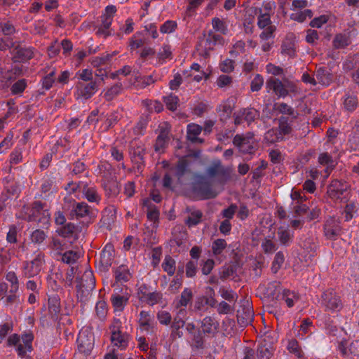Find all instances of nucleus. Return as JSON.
Segmentation results:
<instances>
[{"instance_id": "obj_64", "label": "nucleus", "mask_w": 359, "mask_h": 359, "mask_svg": "<svg viewBox=\"0 0 359 359\" xmlns=\"http://www.w3.org/2000/svg\"><path fill=\"white\" fill-rule=\"evenodd\" d=\"M299 245L301 248L306 250L310 256H313L317 247L312 238H305L304 241L299 243Z\"/></svg>"}, {"instance_id": "obj_48", "label": "nucleus", "mask_w": 359, "mask_h": 359, "mask_svg": "<svg viewBox=\"0 0 359 359\" xmlns=\"http://www.w3.org/2000/svg\"><path fill=\"white\" fill-rule=\"evenodd\" d=\"M169 131L167 129H161L160 134L158 135L156 144H155V149L156 151H160L163 148H164L165 144L169 140L168 137Z\"/></svg>"}, {"instance_id": "obj_26", "label": "nucleus", "mask_w": 359, "mask_h": 359, "mask_svg": "<svg viewBox=\"0 0 359 359\" xmlns=\"http://www.w3.org/2000/svg\"><path fill=\"white\" fill-rule=\"evenodd\" d=\"M273 352L272 345L266 340H264L257 345L256 356L257 359H269L272 356Z\"/></svg>"}, {"instance_id": "obj_12", "label": "nucleus", "mask_w": 359, "mask_h": 359, "mask_svg": "<svg viewBox=\"0 0 359 359\" xmlns=\"http://www.w3.org/2000/svg\"><path fill=\"white\" fill-rule=\"evenodd\" d=\"M114 259V248L112 244L107 243L96 261L97 268L100 272H107L112 265Z\"/></svg>"}, {"instance_id": "obj_22", "label": "nucleus", "mask_w": 359, "mask_h": 359, "mask_svg": "<svg viewBox=\"0 0 359 359\" xmlns=\"http://www.w3.org/2000/svg\"><path fill=\"white\" fill-rule=\"evenodd\" d=\"M205 333L198 329L196 332L189 337L188 343L193 351H202L205 348Z\"/></svg>"}, {"instance_id": "obj_63", "label": "nucleus", "mask_w": 359, "mask_h": 359, "mask_svg": "<svg viewBox=\"0 0 359 359\" xmlns=\"http://www.w3.org/2000/svg\"><path fill=\"white\" fill-rule=\"evenodd\" d=\"M146 295L145 302L150 306H154L161 302L163 294L158 291L150 292Z\"/></svg>"}, {"instance_id": "obj_11", "label": "nucleus", "mask_w": 359, "mask_h": 359, "mask_svg": "<svg viewBox=\"0 0 359 359\" xmlns=\"http://www.w3.org/2000/svg\"><path fill=\"white\" fill-rule=\"evenodd\" d=\"M257 15V26L259 29H263L259 34L262 40H268L274 38V32L276 27L272 24L271 16L261 13H255Z\"/></svg>"}, {"instance_id": "obj_42", "label": "nucleus", "mask_w": 359, "mask_h": 359, "mask_svg": "<svg viewBox=\"0 0 359 359\" xmlns=\"http://www.w3.org/2000/svg\"><path fill=\"white\" fill-rule=\"evenodd\" d=\"M278 122V133L281 137H283V135H288L291 133L292 121H290V119L287 117L282 116L279 118Z\"/></svg>"}, {"instance_id": "obj_15", "label": "nucleus", "mask_w": 359, "mask_h": 359, "mask_svg": "<svg viewBox=\"0 0 359 359\" xmlns=\"http://www.w3.org/2000/svg\"><path fill=\"white\" fill-rule=\"evenodd\" d=\"M137 323L142 332L153 333L157 327L154 316L150 311L142 310L140 312L137 318Z\"/></svg>"}, {"instance_id": "obj_58", "label": "nucleus", "mask_w": 359, "mask_h": 359, "mask_svg": "<svg viewBox=\"0 0 359 359\" xmlns=\"http://www.w3.org/2000/svg\"><path fill=\"white\" fill-rule=\"evenodd\" d=\"M276 4L272 1H264L262 7H255L254 8V13H261L264 15H271L273 10L275 8Z\"/></svg>"}, {"instance_id": "obj_52", "label": "nucleus", "mask_w": 359, "mask_h": 359, "mask_svg": "<svg viewBox=\"0 0 359 359\" xmlns=\"http://www.w3.org/2000/svg\"><path fill=\"white\" fill-rule=\"evenodd\" d=\"M275 109L280 114L291 116L292 118H295L298 114L292 107L284 102L276 104Z\"/></svg>"}, {"instance_id": "obj_8", "label": "nucleus", "mask_w": 359, "mask_h": 359, "mask_svg": "<svg viewBox=\"0 0 359 359\" xmlns=\"http://www.w3.org/2000/svg\"><path fill=\"white\" fill-rule=\"evenodd\" d=\"M26 215L29 222H36L42 224L43 226L49 224L50 214L47 209L44 208V204L41 201H34L31 208H27Z\"/></svg>"}, {"instance_id": "obj_5", "label": "nucleus", "mask_w": 359, "mask_h": 359, "mask_svg": "<svg viewBox=\"0 0 359 359\" xmlns=\"http://www.w3.org/2000/svg\"><path fill=\"white\" fill-rule=\"evenodd\" d=\"M95 287V279L91 270H86L80 278H76V292L81 300H86Z\"/></svg>"}, {"instance_id": "obj_45", "label": "nucleus", "mask_w": 359, "mask_h": 359, "mask_svg": "<svg viewBox=\"0 0 359 359\" xmlns=\"http://www.w3.org/2000/svg\"><path fill=\"white\" fill-rule=\"evenodd\" d=\"M175 260L170 256H165L163 263L162 268L168 276H172L174 275L176 270Z\"/></svg>"}, {"instance_id": "obj_50", "label": "nucleus", "mask_w": 359, "mask_h": 359, "mask_svg": "<svg viewBox=\"0 0 359 359\" xmlns=\"http://www.w3.org/2000/svg\"><path fill=\"white\" fill-rule=\"evenodd\" d=\"M51 248L53 251V257L56 259H60L59 257L65 250V243L63 241L57 238H53L51 243Z\"/></svg>"}, {"instance_id": "obj_25", "label": "nucleus", "mask_w": 359, "mask_h": 359, "mask_svg": "<svg viewBox=\"0 0 359 359\" xmlns=\"http://www.w3.org/2000/svg\"><path fill=\"white\" fill-rule=\"evenodd\" d=\"M277 237L281 245L285 247L290 246L294 240V232L288 228L280 226L277 230Z\"/></svg>"}, {"instance_id": "obj_7", "label": "nucleus", "mask_w": 359, "mask_h": 359, "mask_svg": "<svg viewBox=\"0 0 359 359\" xmlns=\"http://www.w3.org/2000/svg\"><path fill=\"white\" fill-rule=\"evenodd\" d=\"M320 304V306L327 312H339L343 308L340 296L332 289L323 292Z\"/></svg>"}, {"instance_id": "obj_13", "label": "nucleus", "mask_w": 359, "mask_h": 359, "mask_svg": "<svg viewBox=\"0 0 359 359\" xmlns=\"http://www.w3.org/2000/svg\"><path fill=\"white\" fill-rule=\"evenodd\" d=\"M233 117L235 125L238 126L245 122L248 126H250L259 118L260 112L254 107H246L241 109L235 113Z\"/></svg>"}, {"instance_id": "obj_4", "label": "nucleus", "mask_w": 359, "mask_h": 359, "mask_svg": "<svg viewBox=\"0 0 359 359\" xmlns=\"http://www.w3.org/2000/svg\"><path fill=\"white\" fill-rule=\"evenodd\" d=\"M111 332V342L114 347L124 350L128 346L130 339V335L123 331L122 322L120 319L114 318L109 326Z\"/></svg>"}, {"instance_id": "obj_21", "label": "nucleus", "mask_w": 359, "mask_h": 359, "mask_svg": "<svg viewBox=\"0 0 359 359\" xmlns=\"http://www.w3.org/2000/svg\"><path fill=\"white\" fill-rule=\"evenodd\" d=\"M266 88L269 91L272 90L279 97H285L288 95V90L280 79L271 77L266 81Z\"/></svg>"}, {"instance_id": "obj_57", "label": "nucleus", "mask_w": 359, "mask_h": 359, "mask_svg": "<svg viewBox=\"0 0 359 359\" xmlns=\"http://www.w3.org/2000/svg\"><path fill=\"white\" fill-rule=\"evenodd\" d=\"M95 315L100 320H104L107 316L108 309L107 304L104 300H100L96 303Z\"/></svg>"}, {"instance_id": "obj_61", "label": "nucleus", "mask_w": 359, "mask_h": 359, "mask_svg": "<svg viewBox=\"0 0 359 359\" xmlns=\"http://www.w3.org/2000/svg\"><path fill=\"white\" fill-rule=\"evenodd\" d=\"M172 57L171 48L169 45L164 44L157 53V58L161 64L165 62L166 59Z\"/></svg>"}, {"instance_id": "obj_19", "label": "nucleus", "mask_w": 359, "mask_h": 359, "mask_svg": "<svg viewBox=\"0 0 359 359\" xmlns=\"http://www.w3.org/2000/svg\"><path fill=\"white\" fill-rule=\"evenodd\" d=\"M199 329L207 337H214L219 332V323L214 316H208L200 321Z\"/></svg>"}, {"instance_id": "obj_37", "label": "nucleus", "mask_w": 359, "mask_h": 359, "mask_svg": "<svg viewBox=\"0 0 359 359\" xmlns=\"http://www.w3.org/2000/svg\"><path fill=\"white\" fill-rule=\"evenodd\" d=\"M129 153L132 161L140 164L143 163L144 156V148L143 145L132 146Z\"/></svg>"}, {"instance_id": "obj_28", "label": "nucleus", "mask_w": 359, "mask_h": 359, "mask_svg": "<svg viewBox=\"0 0 359 359\" xmlns=\"http://www.w3.org/2000/svg\"><path fill=\"white\" fill-rule=\"evenodd\" d=\"M348 184L340 180H333L329 188L330 195L333 198H340L346 192Z\"/></svg>"}, {"instance_id": "obj_10", "label": "nucleus", "mask_w": 359, "mask_h": 359, "mask_svg": "<svg viewBox=\"0 0 359 359\" xmlns=\"http://www.w3.org/2000/svg\"><path fill=\"white\" fill-rule=\"evenodd\" d=\"M225 40L221 34H216L212 30L204 32L203 36L199 39L198 46L207 53L213 50L216 46H223Z\"/></svg>"}, {"instance_id": "obj_54", "label": "nucleus", "mask_w": 359, "mask_h": 359, "mask_svg": "<svg viewBox=\"0 0 359 359\" xmlns=\"http://www.w3.org/2000/svg\"><path fill=\"white\" fill-rule=\"evenodd\" d=\"M262 250L266 255H272L278 248L277 245L269 237L264 238L261 243Z\"/></svg>"}, {"instance_id": "obj_20", "label": "nucleus", "mask_w": 359, "mask_h": 359, "mask_svg": "<svg viewBox=\"0 0 359 359\" xmlns=\"http://www.w3.org/2000/svg\"><path fill=\"white\" fill-rule=\"evenodd\" d=\"M81 194L83 198L89 203L99 204L102 200V196L99 193L97 188L95 185L88 184L86 182H84L83 187H81Z\"/></svg>"}, {"instance_id": "obj_44", "label": "nucleus", "mask_w": 359, "mask_h": 359, "mask_svg": "<svg viewBox=\"0 0 359 359\" xmlns=\"http://www.w3.org/2000/svg\"><path fill=\"white\" fill-rule=\"evenodd\" d=\"M285 262V255L283 252L278 251L276 253L271 264V270L273 273L276 274L281 269Z\"/></svg>"}, {"instance_id": "obj_39", "label": "nucleus", "mask_w": 359, "mask_h": 359, "mask_svg": "<svg viewBox=\"0 0 359 359\" xmlns=\"http://www.w3.org/2000/svg\"><path fill=\"white\" fill-rule=\"evenodd\" d=\"M123 85L121 83H116L104 91L103 97L107 101H111L117 95L121 93Z\"/></svg>"}, {"instance_id": "obj_27", "label": "nucleus", "mask_w": 359, "mask_h": 359, "mask_svg": "<svg viewBox=\"0 0 359 359\" xmlns=\"http://www.w3.org/2000/svg\"><path fill=\"white\" fill-rule=\"evenodd\" d=\"M315 75L317 79V83H319L323 86H329L333 80V76L331 70L327 67H319L316 70Z\"/></svg>"}, {"instance_id": "obj_51", "label": "nucleus", "mask_w": 359, "mask_h": 359, "mask_svg": "<svg viewBox=\"0 0 359 359\" xmlns=\"http://www.w3.org/2000/svg\"><path fill=\"white\" fill-rule=\"evenodd\" d=\"M112 59V55L104 53L101 56H96L90 58V63L93 67H99L102 65H107Z\"/></svg>"}, {"instance_id": "obj_47", "label": "nucleus", "mask_w": 359, "mask_h": 359, "mask_svg": "<svg viewBox=\"0 0 359 359\" xmlns=\"http://www.w3.org/2000/svg\"><path fill=\"white\" fill-rule=\"evenodd\" d=\"M163 100L168 109L172 111L177 110L180 103V100L177 96L173 94H170L168 95L163 96Z\"/></svg>"}, {"instance_id": "obj_33", "label": "nucleus", "mask_w": 359, "mask_h": 359, "mask_svg": "<svg viewBox=\"0 0 359 359\" xmlns=\"http://www.w3.org/2000/svg\"><path fill=\"white\" fill-rule=\"evenodd\" d=\"M116 283L114 284L119 285L118 283H126L131 278V273L128 267L125 265H121L116 268L114 271Z\"/></svg>"}, {"instance_id": "obj_14", "label": "nucleus", "mask_w": 359, "mask_h": 359, "mask_svg": "<svg viewBox=\"0 0 359 359\" xmlns=\"http://www.w3.org/2000/svg\"><path fill=\"white\" fill-rule=\"evenodd\" d=\"M43 264L44 255L39 253L32 261L24 263L23 276L27 278L36 276L40 273Z\"/></svg>"}, {"instance_id": "obj_60", "label": "nucleus", "mask_w": 359, "mask_h": 359, "mask_svg": "<svg viewBox=\"0 0 359 359\" xmlns=\"http://www.w3.org/2000/svg\"><path fill=\"white\" fill-rule=\"evenodd\" d=\"M282 298L285 302L288 307H292L294 302L299 299L298 295L293 291L284 290L282 293Z\"/></svg>"}, {"instance_id": "obj_23", "label": "nucleus", "mask_w": 359, "mask_h": 359, "mask_svg": "<svg viewBox=\"0 0 359 359\" xmlns=\"http://www.w3.org/2000/svg\"><path fill=\"white\" fill-rule=\"evenodd\" d=\"M253 317L252 308L248 303L246 305L242 306L241 309L237 311V320L242 327H245L250 324L253 320Z\"/></svg>"}, {"instance_id": "obj_35", "label": "nucleus", "mask_w": 359, "mask_h": 359, "mask_svg": "<svg viewBox=\"0 0 359 359\" xmlns=\"http://www.w3.org/2000/svg\"><path fill=\"white\" fill-rule=\"evenodd\" d=\"M83 181H70L65 187L64 189L67 191V196H72L74 195L78 199L79 198V194L81 193V187L84 184Z\"/></svg>"}, {"instance_id": "obj_16", "label": "nucleus", "mask_w": 359, "mask_h": 359, "mask_svg": "<svg viewBox=\"0 0 359 359\" xmlns=\"http://www.w3.org/2000/svg\"><path fill=\"white\" fill-rule=\"evenodd\" d=\"M297 37L294 33L290 32L286 34L281 43L280 53L285 56L295 57L297 55Z\"/></svg>"}, {"instance_id": "obj_9", "label": "nucleus", "mask_w": 359, "mask_h": 359, "mask_svg": "<svg viewBox=\"0 0 359 359\" xmlns=\"http://www.w3.org/2000/svg\"><path fill=\"white\" fill-rule=\"evenodd\" d=\"M100 82L91 81L90 82L79 81L75 86L74 96L77 100H86L93 97L98 90Z\"/></svg>"}, {"instance_id": "obj_24", "label": "nucleus", "mask_w": 359, "mask_h": 359, "mask_svg": "<svg viewBox=\"0 0 359 359\" xmlns=\"http://www.w3.org/2000/svg\"><path fill=\"white\" fill-rule=\"evenodd\" d=\"M325 236L329 239H335L341 232L339 222L334 218L327 219L324 225Z\"/></svg>"}, {"instance_id": "obj_32", "label": "nucleus", "mask_w": 359, "mask_h": 359, "mask_svg": "<svg viewBox=\"0 0 359 359\" xmlns=\"http://www.w3.org/2000/svg\"><path fill=\"white\" fill-rule=\"evenodd\" d=\"M78 226L73 223H67L57 229L58 234L64 238H76L78 233Z\"/></svg>"}, {"instance_id": "obj_31", "label": "nucleus", "mask_w": 359, "mask_h": 359, "mask_svg": "<svg viewBox=\"0 0 359 359\" xmlns=\"http://www.w3.org/2000/svg\"><path fill=\"white\" fill-rule=\"evenodd\" d=\"M15 53V57L22 62L30 60L34 56V48L31 47L22 46L19 44L14 45Z\"/></svg>"}, {"instance_id": "obj_29", "label": "nucleus", "mask_w": 359, "mask_h": 359, "mask_svg": "<svg viewBox=\"0 0 359 359\" xmlns=\"http://www.w3.org/2000/svg\"><path fill=\"white\" fill-rule=\"evenodd\" d=\"M101 23L97 27L95 34L100 37L107 38L111 34V25L113 22L111 18L100 17Z\"/></svg>"}, {"instance_id": "obj_36", "label": "nucleus", "mask_w": 359, "mask_h": 359, "mask_svg": "<svg viewBox=\"0 0 359 359\" xmlns=\"http://www.w3.org/2000/svg\"><path fill=\"white\" fill-rule=\"evenodd\" d=\"M358 97L354 94L346 93L343 97L344 109L349 112L353 111L358 107Z\"/></svg>"}, {"instance_id": "obj_18", "label": "nucleus", "mask_w": 359, "mask_h": 359, "mask_svg": "<svg viewBox=\"0 0 359 359\" xmlns=\"http://www.w3.org/2000/svg\"><path fill=\"white\" fill-rule=\"evenodd\" d=\"M253 137L254 134L248 132L245 135L237 134L233 140L235 146L239 148L240 151L243 153H251L253 149Z\"/></svg>"}, {"instance_id": "obj_41", "label": "nucleus", "mask_w": 359, "mask_h": 359, "mask_svg": "<svg viewBox=\"0 0 359 359\" xmlns=\"http://www.w3.org/2000/svg\"><path fill=\"white\" fill-rule=\"evenodd\" d=\"M318 163L323 165H327L325 170L327 176L330 175L331 170L334 167L332 156L327 152H323L318 156Z\"/></svg>"}, {"instance_id": "obj_43", "label": "nucleus", "mask_w": 359, "mask_h": 359, "mask_svg": "<svg viewBox=\"0 0 359 359\" xmlns=\"http://www.w3.org/2000/svg\"><path fill=\"white\" fill-rule=\"evenodd\" d=\"M189 163L187 160L182 158L178 161L176 165L175 175L179 180H181L184 175L190 172Z\"/></svg>"}, {"instance_id": "obj_1", "label": "nucleus", "mask_w": 359, "mask_h": 359, "mask_svg": "<svg viewBox=\"0 0 359 359\" xmlns=\"http://www.w3.org/2000/svg\"><path fill=\"white\" fill-rule=\"evenodd\" d=\"M191 189L192 193L200 199L214 198L218 194L214 189L211 180L208 177L200 174L193 175Z\"/></svg>"}, {"instance_id": "obj_17", "label": "nucleus", "mask_w": 359, "mask_h": 359, "mask_svg": "<svg viewBox=\"0 0 359 359\" xmlns=\"http://www.w3.org/2000/svg\"><path fill=\"white\" fill-rule=\"evenodd\" d=\"M207 175L210 177H219V182L224 184L229 178V172L225 168L219 160L214 161L206 170Z\"/></svg>"}, {"instance_id": "obj_53", "label": "nucleus", "mask_w": 359, "mask_h": 359, "mask_svg": "<svg viewBox=\"0 0 359 359\" xmlns=\"http://www.w3.org/2000/svg\"><path fill=\"white\" fill-rule=\"evenodd\" d=\"M55 68L50 69V72L47 73L42 79V87L43 89L48 90L50 89L55 81Z\"/></svg>"}, {"instance_id": "obj_56", "label": "nucleus", "mask_w": 359, "mask_h": 359, "mask_svg": "<svg viewBox=\"0 0 359 359\" xmlns=\"http://www.w3.org/2000/svg\"><path fill=\"white\" fill-rule=\"evenodd\" d=\"M212 26L215 31L222 34L226 35L228 33V27L226 23L219 18L212 19Z\"/></svg>"}, {"instance_id": "obj_3", "label": "nucleus", "mask_w": 359, "mask_h": 359, "mask_svg": "<svg viewBox=\"0 0 359 359\" xmlns=\"http://www.w3.org/2000/svg\"><path fill=\"white\" fill-rule=\"evenodd\" d=\"M33 340L34 335L31 332H25L21 336L18 334H13L8 337L7 346H14L18 355L20 357H24L27 352L32 351Z\"/></svg>"}, {"instance_id": "obj_30", "label": "nucleus", "mask_w": 359, "mask_h": 359, "mask_svg": "<svg viewBox=\"0 0 359 359\" xmlns=\"http://www.w3.org/2000/svg\"><path fill=\"white\" fill-rule=\"evenodd\" d=\"M144 208H147V219L154 224L158 222L160 212L156 205L152 203L150 199L146 198L142 202Z\"/></svg>"}, {"instance_id": "obj_34", "label": "nucleus", "mask_w": 359, "mask_h": 359, "mask_svg": "<svg viewBox=\"0 0 359 359\" xmlns=\"http://www.w3.org/2000/svg\"><path fill=\"white\" fill-rule=\"evenodd\" d=\"M202 131V128L199 125L190 123L187 126V139L191 142H203V140L198 137Z\"/></svg>"}, {"instance_id": "obj_2", "label": "nucleus", "mask_w": 359, "mask_h": 359, "mask_svg": "<svg viewBox=\"0 0 359 359\" xmlns=\"http://www.w3.org/2000/svg\"><path fill=\"white\" fill-rule=\"evenodd\" d=\"M62 209L66 212L71 219H80L89 217L92 214V208L86 203L76 202V200L69 196L63 198Z\"/></svg>"}, {"instance_id": "obj_49", "label": "nucleus", "mask_w": 359, "mask_h": 359, "mask_svg": "<svg viewBox=\"0 0 359 359\" xmlns=\"http://www.w3.org/2000/svg\"><path fill=\"white\" fill-rule=\"evenodd\" d=\"M287 348L290 353L294 354L299 359H304V354L296 339L290 340Z\"/></svg>"}, {"instance_id": "obj_40", "label": "nucleus", "mask_w": 359, "mask_h": 359, "mask_svg": "<svg viewBox=\"0 0 359 359\" xmlns=\"http://www.w3.org/2000/svg\"><path fill=\"white\" fill-rule=\"evenodd\" d=\"M351 40L349 36L346 34H337L332 41L333 46L335 48L340 49L344 48L351 44Z\"/></svg>"}, {"instance_id": "obj_38", "label": "nucleus", "mask_w": 359, "mask_h": 359, "mask_svg": "<svg viewBox=\"0 0 359 359\" xmlns=\"http://www.w3.org/2000/svg\"><path fill=\"white\" fill-rule=\"evenodd\" d=\"M193 298V292L190 288L186 287L182 292L179 300L176 303V308L180 309L185 308Z\"/></svg>"}, {"instance_id": "obj_62", "label": "nucleus", "mask_w": 359, "mask_h": 359, "mask_svg": "<svg viewBox=\"0 0 359 359\" xmlns=\"http://www.w3.org/2000/svg\"><path fill=\"white\" fill-rule=\"evenodd\" d=\"M157 79L158 76L154 74H152L149 76H139L135 79L137 84L140 85L141 88H144L154 83L157 81Z\"/></svg>"}, {"instance_id": "obj_46", "label": "nucleus", "mask_w": 359, "mask_h": 359, "mask_svg": "<svg viewBox=\"0 0 359 359\" xmlns=\"http://www.w3.org/2000/svg\"><path fill=\"white\" fill-rule=\"evenodd\" d=\"M60 261L67 264H73L79 258L78 252L73 250H68L63 252L60 257Z\"/></svg>"}, {"instance_id": "obj_59", "label": "nucleus", "mask_w": 359, "mask_h": 359, "mask_svg": "<svg viewBox=\"0 0 359 359\" xmlns=\"http://www.w3.org/2000/svg\"><path fill=\"white\" fill-rule=\"evenodd\" d=\"M227 247V243L224 239L218 238L212 242V251L215 256L220 255Z\"/></svg>"}, {"instance_id": "obj_55", "label": "nucleus", "mask_w": 359, "mask_h": 359, "mask_svg": "<svg viewBox=\"0 0 359 359\" xmlns=\"http://www.w3.org/2000/svg\"><path fill=\"white\" fill-rule=\"evenodd\" d=\"M203 213L200 210H194L190 212L185 220L186 224L191 227L198 224L201 222Z\"/></svg>"}, {"instance_id": "obj_6", "label": "nucleus", "mask_w": 359, "mask_h": 359, "mask_svg": "<svg viewBox=\"0 0 359 359\" xmlns=\"http://www.w3.org/2000/svg\"><path fill=\"white\" fill-rule=\"evenodd\" d=\"M114 292L110 300L114 311L121 312L128 304L130 297V290L123 285L113 284Z\"/></svg>"}]
</instances>
